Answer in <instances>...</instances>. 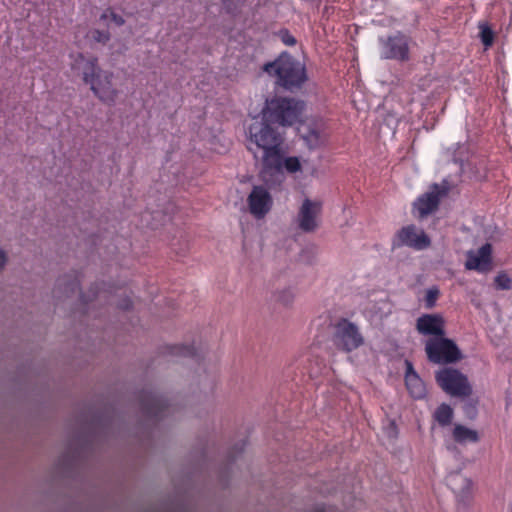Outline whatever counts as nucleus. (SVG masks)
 Segmentation results:
<instances>
[{"label":"nucleus","mask_w":512,"mask_h":512,"mask_svg":"<svg viewBox=\"0 0 512 512\" xmlns=\"http://www.w3.org/2000/svg\"><path fill=\"white\" fill-rule=\"evenodd\" d=\"M264 115L253 119L248 128L249 150L257 158L258 150L262 151V164L266 169L279 170L281 166V145L283 138L269 124Z\"/></svg>","instance_id":"obj_1"},{"label":"nucleus","mask_w":512,"mask_h":512,"mask_svg":"<svg viewBox=\"0 0 512 512\" xmlns=\"http://www.w3.org/2000/svg\"><path fill=\"white\" fill-rule=\"evenodd\" d=\"M264 71L275 78L276 85L290 92L300 90L308 80L305 65L288 53L265 64Z\"/></svg>","instance_id":"obj_2"},{"label":"nucleus","mask_w":512,"mask_h":512,"mask_svg":"<svg viewBox=\"0 0 512 512\" xmlns=\"http://www.w3.org/2000/svg\"><path fill=\"white\" fill-rule=\"evenodd\" d=\"M305 103L302 100L276 97L266 102L262 113L264 119L282 126H291L298 122L303 114Z\"/></svg>","instance_id":"obj_3"},{"label":"nucleus","mask_w":512,"mask_h":512,"mask_svg":"<svg viewBox=\"0 0 512 512\" xmlns=\"http://www.w3.org/2000/svg\"><path fill=\"white\" fill-rule=\"evenodd\" d=\"M425 352L430 362L435 364L455 363L462 354L455 342L444 336L431 337L425 342Z\"/></svg>","instance_id":"obj_4"},{"label":"nucleus","mask_w":512,"mask_h":512,"mask_svg":"<svg viewBox=\"0 0 512 512\" xmlns=\"http://www.w3.org/2000/svg\"><path fill=\"white\" fill-rule=\"evenodd\" d=\"M333 343L341 351L352 352L364 344V337L356 324L342 319L335 325Z\"/></svg>","instance_id":"obj_5"},{"label":"nucleus","mask_w":512,"mask_h":512,"mask_svg":"<svg viewBox=\"0 0 512 512\" xmlns=\"http://www.w3.org/2000/svg\"><path fill=\"white\" fill-rule=\"evenodd\" d=\"M435 377L439 386L451 396L466 397L472 393L467 377L457 369L444 368Z\"/></svg>","instance_id":"obj_6"},{"label":"nucleus","mask_w":512,"mask_h":512,"mask_svg":"<svg viewBox=\"0 0 512 512\" xmlns=\"http://www.w3.org/2000/svg\"><path fill=\"white\" fill-rule=\"evenodd\" d=\"M380 57L382 59H394L404 61L408 59L409 40L400 33L379 38Z\"/></svg>","instance_id":"obj_7"},{"label":"nucleus","mask_w":512,"mask_h":512,"mask_svg":"<svg viewBox=\"0 0 512 512\" xmlns=\"http://www.w3.org/2000/svg\"><path fill=\"white\" fill-rule=\"evenodd\" d=\"M430 238L422 230L414 225L403 227L397 233L393 247L408 246L415 250H424L430 246Z\"/></svg>","instance_id":"obj_8"},{"label":"nucleus","mask_w":512,"mask_h":512,"mask_svg":"<svg viewBox=\"0 0 512 512\" xmlns=\"http://www.w3.org/2000/svg\"><path fill=\"white\" fill-rule=\"evenodd\" d=\"M113 73L97 72L93 80L88 84L93 93L104 103L113 104L118 96V90L112 84Z\"/></svg>","instance_id":"obj_9"},{"label":"nucleus","mask_w":512,"mask_h":512,"mask_svg":"<svg viewBox=\"0 0 512 512\" xmlns=\"http://www.w3.org/2000/svg\"><path fill=\"white\" fill-rule=\"evenodd\" d=\"M321 202L305 199L297 215L298 227L304 232H313L319 225Z\"/></svg>","instance_id":"obj_10"},{"label":"nucleus","mask_w":512,"mask_h":512,"mask_svg":"<svg viewBox=\"0 0 512 512\" xmlns=\"http://www.w3.org/2000/svg\"><path fill=\"white\" fill-rule=\"evenodd\" d=\"M249 212L258 219L263 218L272 208L273 199L264 186H254L247 198Z\"/></svg>","instance_id":"obj_11"},{"label":"nucleus","mask_w":512,"mask_h":512,"mask_svg":"<svg viewBox=\"0 0 512 512\" xmlns=\"http://www.w3.org/2000/svg\"><path fill=\"white\" fill-rule=\"evenodd\" d=\"M447 187H440L434 184L429 191L420 196L414 202V209L420 218L435 211L439 205L440 198L447 193Z\"/></svg>","instance_id":"obj_12"},{"label":"nucleus","mask_w":512,"mask_h":512,"mask_svg":"<svg viewBox=\"0 0 512 512\" xmlns=\"http://www.w3.org/2000/svg\"><path fill=\"white\" fill-rule=\"evenodd\" d=\"M416 329L425 336H444L445 320L440 314H424L417 319Z\"/></svg>","instance_id":"obj_13"},{"label":"nucleus","mask_w":512,"mask_h":512,"mask_svg":"<svg viewBox=\"0 0 512 512\" xmlns=\"http://www.w3.org/2000/svg\"><path fill=\"white\" fill-rule=\"evenodd\" d=\"M71 67L78 74L82 75L83 81L86 84H89L98 71H100V67L98 66V60L94 56H85L81 53L76 55H72Z\"/></svg>","instance_id":"obj_14"},{"label":"nucleus","mask_w":512,"mask_h":512,"mask_svg":"<svg viewBox=\"0 0 512 512\" xmlns=\"http://www.w3.org/2000/svg\"><path fill=\"white\" fill-rule=\"evenodd\" d=\"M491 245L485 244L478 250H470L467 252V260L465 267L468 270H476L478 272H486L491 264Z\"/></svg>","instance_id":"obj_15"},{"label":"nucleus","mask_w":512,"mask_h":512,"mask_svg":"<svg viewBox=\"0 0 512 512\" xmlns=\"http://www.w3.org/2000/svg\"><path fill=\"white\" fill-rule=\"evenodd\" d=\"M301 138L310 149L321 146L326 138L324 126L320 122H309L299 128Z\"/></svg>","instance_id":"obj_16"},{"label":"nucleus","mask_w":512,"mask_h":512,"mask_svg":"<svg viewBox=\"0 0 512 512\" xmlns=\"http://www.w3.org/2000/svg\"><path fill=\"white\" fill-rule=\"evenodd\" d=\"M447 485L460 501H465L471 495L472 483L470 479L459 472L447 476Z\"/></svg>","instance_id":"obj_17"},{"label":"nucleus","mask_w":512,"mask_h":512,"mask_svg":"<svg viewBox=\"0 0 512 512\" xmlns=\"http://www.w3.org/2000/svg\"><path fill=\"white\" fill-rule=\"evenodd\" d=\"M406 375L405 382L407 389L412 397L420 399L425 396L426 388L423 381L414 371L411 362L406 361Z\"/></svg>","instance_id":"obj_18"},{"label":"nucleus","mask_w":512,"mask_h":512,"mask_svg":"<svg viewBox=\"0 0 512 512\" xmlns=\"http://www.w3.org/2000/svg\"><path fill=\"white\" fill-rule=\"evenodd\" d=\"M79 292V279L76 275L64 276L58 279L56 286V293L64 294L66 298L78 294Z\"/></svg>","instance_id":"obj_19"},{"label":"nucleus","mask_w":512,"mask_h":512,"mask_svg":"<svg viewBox=\"0 0 512 512\" xmlns=\"http://www.w3.org/2000/svg\"><path fill=\"white\" fill-rule=\"evenodd\" d=\"M452 437L459 444L476 443L479 440L478 432L464 425L456 424L452 430Z\"/></svg>","instance_id":"obj_20"},{"label":"nucleus","mask_w":512,"mask_h":512,"mask_svg":"<svg viewBox=\"0 0 512 512\" xmlns=\"http://www.w3.org/2000/svg\"><path fill=\"white\" fill-rule=\"evenodd\" d=\"M282 167H284L288 172L294 173L300 170L301 164L297 157H287L286 159L281 158V166L279 170L276 169H266L263 167V177L265 178L267 174L281 173Z\"/></svg>","instance_id":"obj_21"},{"label":"nucleus","mask_w":512,"mask_h":512,"mask_svg":"<svg viewBox=\"0 0 512 512\" xmlns=\"http://www.w3.org/2000/svg\"><path fill=\"white\" fill-rule=\"evenodd\" d=\"M166 404L163 399L152 396L143 403V409L149 416L159 417Z\"/></svg>","instance_id":"obj_22"},{"label":"nucleus","mask_w":512,"mask_h":512,"mask_svg":"<svg viewBox=\"0 0 512 512\" xmlns=\"http://www.w3.org/2000/svg\"><path fill=\"white\" fill-rule=\"evenodd\" d=\"M434 418L441 426H447L453 419V410L449 405L441 404L435 410Z\"/></svg>","instance_id":"obj_23"},{"label":"nucleus","mask_w":512,"mask_h":512,"mask_svg":"<svg viewBox=\"0 0 512 512\" xmlns=\"http://www.w3.org/2000/svg\"><path fill=\"white\" fill-rule=\"evenodd\" d=\"M105 286L104 284H101V287ZM81 301L83 303L91 302L94 298L98 299L99 301H106L108 299V291L100 288L99 284H96L95 286L91 287L89 290V293L81 294Z\"/></svg>","instance_id":"obj_24"},{"label":"nucleus","mask_w":512,"mask_h":512,"mask_svg":"<svg viewBox=\"0 0 512 512\" xmlns=\"http://www.w3.org/2000/svg\"><path fill=\"white\" fill-rule=\"evenodd\" d=\"M100 20L105 21L107 25L114 24L117 27L125 24L124 17L118 14L113 8L105 9L100 15Z\"/></svg>","instance_id":"obj_25"},{"label":"nucleus","mask_w":512,"mask_h":512,"mask_svg":"<svg viewBox=\"0 0 512 512\" xmlns=\"http://www.w3.org/2000/svg\"><path fill=\"white\" fill-rule=\"evenodd\" d=\"M440 295V290L436 286L428 288L425 292L424 302L427 309H431L436 305V301Z\"/></svg>","instance_id":"obj_26"},{"label":"nucleus","mask_w":512,"mask_h":512,"mask_svg":"<svg viewBox=\"0 0 512 512\" xmlns=\"http://www.w3.org/2000/svg\"><path fill=\"white\" fill-rule=\"evenodd\" d=\"M495 284L498 289L509 290L512 288V280L506 273H500L495 277Z\"/></svg>","instance_id":"obj_27"},{"label":"nucleus","mask_w":512,"mask_h":512,"mask_svg":"<svg viewBox=\"0 0 512 512\" xmlns=\"http://www.w3.org/2000/svg\"><path fill=\"white\" fill-rule=\"evenodd\" d=\"M276 297H277V300L279 302H281L282 304L289 305L290 303H292V301L295 297V293H294L293 289L287 288V289L279 291L277 293Z\"/></svg>","instance_id":"obj_28"},{"label":"nucleus","mask_w":512,"mask_h":512,"mask_svg":"<svg viewBox=\"0 0 512 512\" xmlns=\"http://www.w3.org/2000/svg\"><path fill=\"white\" fill-rule=\"evenodd\" d=\"M92 37L96 42L105 44L110 40V33L108 31L94 30Z\"/></svg>","instance_id":"obj_29"},{"label":"nucleus","mask_w":512,"mask_h":512,"mask_svg":"<svg viewBox=\"0 0 512 512\" xmlns=\"http://www.w3.org/2000/svg\"><path fill=\"white\" fill-rule=\"evenodd\" d=\"M279 37L281 41L287 46H293L296 44L295 37L292 34H290L287 30L280 31Z\"/></svg>","instance_id":"obj_30"},{"label":"nucleus","mask_w":512,"mask_h":512,"mask_svg":"<svg viewBox=\"0 0 512 512\" xmlns=\"http://www.w3.org/2000/svg\"><path fill=\"white\" fill-rule=\"evenodd\" d=\"M385 433L389 438H395L397 435V429L394 422H390L389 425L385 428Z\"/></svg>","instance_id":"obj_31"},{"label":"nucleus","mask_w":512,"mask_h":512,"mask_svg":"<svg viewBox=\"0 0 512 512\" xmlns=\"http://www.w3.org/2000/svg\"><path fill=\"white\" fill-rule=\"evenodd\" d=\"M130 304H131V301L130 299L128 298H125L123 301L117 303V305L121 308V309H128L130 307Z\"/></svg>","instance_id":"obj_32"},{"label":"nucleus","mask_w":512,"mask_h":512,"mask_svg":"<svg viewBox=\"0 0 512 512\" xmlns=\"http://www.w3.org/2000/svg\"><path fill=\"white\" fill-rule=\"evenodd\" d=\"M7 261L6 253L0 249V270L4 267Z\"/></svg>","instance_id":"obj_33"},{"label":"nucleus","mask_w":512,"mask_h":512,"mask_svg":"<svg viewBox=\"0 0 512 512\" xmlns=\"http://www.w3.org/2000/svg\"><path fill=\"white\" fill-rule=\"evenodd\" d=\"M482 40H483V43H484L485 45H490V44L492 43V37H491V35H487V34H485V33L483 34V38H482Z\"/></svg>","instance_id":"obj_34"},{"label":"nucleus","mask_w":512,"mask_h":512,"mask_svg":"<svg viewBox=\"0 0 512 512\" xmlns=\"http://www.w3.org/2000/svg\"><path fill=\"white\" fill-rule=\"evenodd\" d=\"M240 0H224V2L227 4V5H230V4H233V3H236V2H239Z\"/></svg>","instance_id":"obj_35"},{"label":"nucleus","mask_w":512,"mask_h":512,"mask_svg":"<svg viewBox=\"0 0 512 512\" xmlns=\"http://www.w3.org/2000/svg\"><path fill=\"white\" fill-rule=\"evenodd\" d=\"M315 512H324V510L323 509H318Z\"/></svg>","instance_id":"obj_36"}]
</instances>
